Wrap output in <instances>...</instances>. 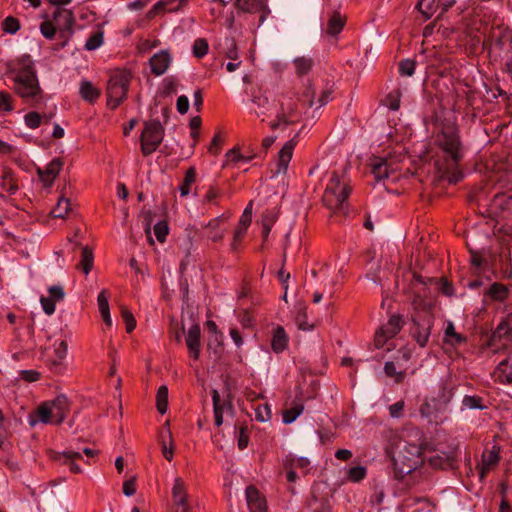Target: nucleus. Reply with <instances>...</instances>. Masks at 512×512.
I'll return each instance as SVG.
<instances>
[{"instance_id":"1","label":"nucleus","mask_w":512,"mask_h":512,"mask_svg":"<svg viewBox=\"0 0 512 512\" xmlns=\"http://www.w3.org/2000/svg\"><path fill=\"white\" fill-rule=\"evenodd\" d=\"M435 130V143L445 155V166L441 169V177L446 178L451 184H456L463 179L459 163L464 156V147L454 114L449 112L437 117Z\"/></svg>"},{"instance_id":"2","label":"nucleus","mask_w":512,"mask_h":512,"mask_svg":"<svg viewBox=\"0 0 512 512\" xmlns=\"http://www.w3.org/2000/svg\"><path fill=\"white\" fill-rule=\"evenodd\" d=\"M26 59L27 63L23 59V66L12 76L13 89L25 103L37 106L42 103L44 95L29 56Z\"/></svg>"},{"instance_id":"3","label":"nucleus","mask_w":512,"mask_h":512,"mask_svg":"<svg viewBox=\"0 0 512 512\" xmlns=\"http://www.w3.org/2000/svg\"><path fill=\"white\" fill-rule=\"evenodd\" d=\"M412 306L415 312L412 316L413 326L411 334L421 347H425L434 323V317L431 313L432 303L420 296H416L412 301Z\"/></svg>"},{"instance_id":"4","label":"nucleus","mask_w":512,"mask_h":512,"mask_svg":"<svg viewBox=\"0 0 512 512\" xmlns=\"http://www.w3.org/2000/svg\"><path fill=\"white\" fill-rule=\"evenodd\" d=\"M350 187L341 181L338 174L333 173L323 194V204L332 212H347V198L350 195Z\"/></svg>"},{"instance_id":"5","label":"nucleus","mask_w":512,"mask_h":512,"mask_svg":"<svg viewBox=\"0 0 512 512\" xmlns=\"http://www.w3.org/2000/svg\"><path fill=\"white\" fill-rule=\"evenodd\" d=\"M131 75L128 72L117 71L111 75L107 84V105L116 109L126 98Z\"/></svg>"},{"instance_id":"6","label":"nucleus","mask_w":512,"mask_h":512,"mask_svg":"<svg viewBox=\"0 0 512 512\" xmlns=\"http://www.w3.org/2000/svg\"><path fill=\"white\" fill-rule=\"evenodd\" d=\"M164 137V128L158 120L145 122L141 133V151L143 155L152 154L159 147Z\"/></svg>"},{"instance_id":"7","label":"nucleus","mask_w":512,"mask_h":512,"mask_svg":"<svg viewBox=\"0 0 512 512\" xmlns=\"http://www.w3.org/2000/svg\"><path fill=\"white\" fill-rule=\"evenodd\" d=\"M403 320L399 315H392L388 322L379 328L374 337L376 348H382L386 342L395 337L402 329Z\"/></svg>"},{"instance_id":"8","label":"nucleus","mask_w":512,"mask_h":512,"mask_svg":"<svg viewBox=\"0 0 512 512\" xmlns=\"http://www.w3.org/2000/svg\"><path fill=\"white\" fill-rule=\"evenodd\" d=\"M511 48L512 30L502 27L493 29L490 35V51L501 54L503 52H508Z\"/></svg>"},{"instance_id":"9","label":"nucleus","mask_w":512,"mask_h":512,"mask_svg":"<svg viewBox=\"0 0 512 512\" xmlns=\"http://www.w3.org/2000/svg\"><path fill=\"white\" fill-rule=\"evenodd\" d=\"M276 105L274 100H270L265 92L261 90L254 93L251 98V113L256 117L261 118L262 121L265 117L270 116L274 111Z\"/></svg>"},{"instance_id":"10","label":"nucleus","mask_w":512,"mask_h":512,"mask_svg":"<svg viewBox=\"0 0 512 512\" xmlns=\"http://www.w3.org/2000/svg\"><path fill=\"white\" fill-rule=\"evenodd\" d=\"M394 477L402 479L405 475L411 473L418 466L419 460L412 458L402 450L396 452L392 457Z\"/></svg>"},{"instance_id":"11","label":"nucleus","mask_w":512,"mask_h":512,"mask_svg":"<svg viewBox=\"0 0 512 512\" xmlns=\"http://www.w3.org/2000/svg\"><path fill=\"white\" fill-rule=\"evenodd\" d=\"M447 402H441L436 398L426 399L420 407L422 417L428 419L429 422H443L442 412L445 410Z\"/></svg>"},{"instance_id":"12","label":"nucleus","mask_w":512,"mask_h":512,"mask_svg":"<svg viewBox=\"0 0 512 512\" xmlns=\"http://www.w3.org/2000/svg\"><path fill=\"white\" fill-rule=\"evenodd\" d=\"M300 115L297 103L293 98L280 101L279 108L276 110V117L283 120L286 125L295 122Z\"/></svg>"},{"instance_id":"13","label":"nucleus","mask_w":512,"mask_h":512,"mask_svg":"<svg viewBox=\"0 0 512 512\" xmlns=\"http://www.w3.org/2000/svg\"><path fill=\"white\" fill-rule=\"evenodd\" d=\"M53 22L59 31L73 32L75 20L71 10L61 7L55 8L53 11Z\"/></svg>"},{"instance_id":"14","label":"nucleus","mask_w":512,"mask_h":512,"mask_svg":"<svg viewBox=\"0 0 512 512\" xmlns=\"http://www.w3.org/2000/svg\"><path fill=\"white\" fill-rule=\"evenodd\" d=\"M252 206H253V201H250L240 217L239 225L234 232L233 242L231 244L232 250H237L241 238L244 236L249 225L251 224Z\"/></svg>"},{"instance_id":"15","label":"nucleus","mask_w":512,"mask_h":512,"mask_svg":"<svg viewBox=\"0 0 512 512\" xmlns=\"http://www.w3.org/2000/svg\"><path fill=\"white\" fill-rule=\"evenodd\" d=\"M50 409L53 413L55 424H61L70 410V402L68 398L61 394L58 395L55 399L48 401Z\"/></svg>"},{"instance_id":"16","label":"nucleus","mask_w":512,"mask_h":512,"mask_svg":"<svg viewBox=\"0 0 512 512\" xmlns=\"http://www.w3.org/2000/svg\"><path fill=\"white\" fill-rule=\"evenodd\" d=\"M296 137L287 141L278 152L277 171L276 174L286 173L288 165L293 155L296 146Z\"/></svg>"},{"instance_id":"17","label":"nucleus","mask_w":512,"mask_h":512,"mask_svg":"<svg viewBox=\"0 0 512 512\" xmlns=\"http://www.w3.org/2000/svg\"><path fill=\"white\" fill-rule=\"evenodd\" d=\"M236 6L244 12H260V24L266 20L270 12L262 0H236Z\"/></svg>"},{"instance_id":"18","label":"nucleus","mask_w":512,"mask_h":512,"mask_svg":"<svg viewBox=\"0 0 512 512\" xmlns=\"http://www.w3.org/2000/svg\"><path fill=\"white\" fill-rule=\"evenodd\" d=\"M246 500L250 512H267L266 500L254 486L246 488Z\"/></svg>"},{"instance_id":"19","label":"nucleus","mask_w":512,"mask_h":512,"mask_svg":"<svg viewBox=\"0 0 512 512\" xmlns=\"http://www.w3.org/2000/svg\"><path fill=\"white\" fill-rule=\"evenodd\" d=\"M149 63L152 73L156 76H160L167 71L171 63V57L167 51L162 50L154 54L150 58Z\"/></svg>"},{"instance_id":"20","label":"nucleus","mask_w":512,"mask_h":512,"mask_svg":"<svg viewBox=\"0 0 512 512\" xmlns=\"http://www.w3.org/2000/svg\"><path fill=\"white\" fill-rule=\"evenodd\" d=\"M213 402V412L215 418V425L221 426L223 423V412L225 409L232 410V403L230 400H221L220 394L216 389L211 392Z\"/></svg>"},{"instance_id":"21","label":"nucleus","mask_w":512,"mask_h":512,"mask_svg":"<svg viewBox=\"0 0 512 512\" xmlns=\"http://www.w3.org/2000/svg\"><path fill=\"white\" fill-rule=\"evenodd\" d=\"M200 334L201 329L198 324H194L188 330L186 336V345L194 359H198L200 355Z\"/></svg>"},{"instance_id":"22","label":"nucleus","mask_w":512,"mask_h":512,"mask_svg":"<svg viewBox=\"0 0 512 512\" xmlns=\"http://www.w3.org/2000/svg\"><path fill=\"white\" fill-rule=\"evenodd\" d=\"M226 218L225 214H222L212 220H210L205 225L206 236L213 242H219L224 238L225 229L220 227L222 221Z\"/></svg>"},{"instance_id":"23","label":"nucleus","mask_w":512,"mask_h":512,"mask_svg":"<svg viewBox=\"0 0 512 512\" xmlns=\"http://www.w3.org/2000/svg\"><path fill=\"white\" fill-rule=\"evenodd\" d=\"M54 459L62 464L69 465L70 470L74 473L82 472L81 467L76 464L77 460L82 459V453L80 451L69 449L62 453H57Z\"/></svg>"},{"instance_id":"24","label":"nucleus","mask_w":512,"mask_h":512,"mask_svg":"<svg viewBox=\"0 0 512 512\" xmlns=\"http://www.w3.org/2000/svg\"><path fill=\"white\" fill-rule=\"evenodd\" d=\"M495 375L500 383H512V351L498 364Z\"/></svg>"},{"instance_id":"25","label":"nucleus","mask_w":512,"mask_h":512,"mask_svg":"<svg viewBox=\"0 0 512 512\" xmlns=\"http://www.w3.org/2000/svg\"><path fill=\"white\" fill-rule=\"evenodd\" d=\"M392 171L389 161L385 158H375L371 162V172L377 181L387 179Z\"/></svg>"},{"instance_id":"26","label":"nucleus","mask_w":512,"mask_h":512,"mask_svg":"<svg viewBox=\"0 0 512 512\" xmlns=\"http://www.w3.org/2000/svg\"><path fill=\"white\" fill-rule=\"evenodd\" d=\"M36 418L29 417L30 426L34 427L38 422L43 424L55 423L54 416L48 404V401L42 403L35 411Z\"/></svg>"},{"instance_id":"27","label":"nucleus","mask_w":512,"mask_h":512,"mask_svg":"<svg viewBox=\"0 0 512 512\" xmlns=\"http://www.w3.org/2000/svg\"><path fill=\"white\" fill-rule=\"evenodd\" d=\"M63 166L60 159H53L46 167L45 170L38 169V174L43 182H47V185H51L56 176L59 174Z\"/></svg>"},{"instance_id":"28","label":"nucleus","mask_w":512,"mask_h":512,"mask_svg":"<svg viewBox=\"0 0 512 512\" xmlns=\"http://www.w3.org/2000/svg\"><path fill=\"white\" fill-rule=\"evenodd\" d=\"M499 462V452L495 448L484 452L480 464V478L484 479L486 473Z\"/></svg>"},{"instance_id":"29","label":"nucleus","mask_w":512,"mask_h":512,"mask_svg":"<svg viewBox=\"0 0 512 512\" xmlns=\"http://www.w3.org/2000/svg\"><path fill=\"white\" fill-rule=\"evenodd\" d=\"M288 345V336L282 326H277L274 329L271 348L275 353L283 352Z\"/></svg>"},{"instance_id":"30","label":"nucleus","mask_w":512,"mask_h":512,"mask_svg":"<svg viewBox=\"0 0 512 512\" xmlns=\"http://www.w3.org/2000/svg\"><path fill=\"white\" fill-rule=\"evenodd\" d=\"M188 493L184 481L177 477L172 487V499L174 506L187 503Z\"/></svg>"},{"instance_id":"31","label":"nucleus","mask_w":512,"mask_h":512,"mask_svg":"<svg viewBox=\"0 0 512 512\" xmlns=\"http://www.w3.org/2000/svg\"><path fill=\"white\" fill-rule=\"evenodd\" d=\"M455 457H456V449L451 448V449H449V451L444 452L443 456H440V455L432 456L430 458L429 462H430L431 466H433L435 468L445 469L451 465V462L454 460Z\"/></svg>"},{"instance_id":"32","label":"nucleus","mask_w":512,"mask_h":512,"mask_svg":"<svg viewBox=\"0 0 512 512\" xmlns=\"http://www.w3.org/2000/svg\"><path fill=\"white\" fill-rule=\"evenodd\" d=\"M509 294V289L504 284L495 282L485 292V296L494 301H504Z\"/></svg>"},{"instance_id":"33","label":"nucleus","mask_w":512,"mask_h":512,"mask_svg":"<svg viewBox=\"0 0 512 512\" xmlns=\"http://www.w3.org/2000/svg\"><path fill=\"white\" fill-rule=\"evenodd\" d=\"M80 94L88 102H94L100 96V90L90 81L84 80L80 84Z\"/></svg>"},{"instance_id":"34","label":"nucleus","mask_w":512,"mask_h":512,"mask_svg":"<svg viewBox=\"0 0 512 512\" xmlns=\"http://www.w3.org/2000/svg\"><path fill=\"white\" fill-rule=\"evenodd\" d=\"M345 25V18H343L338 12H334L330 17L327 24V33L331 36L339 34Z\"/></svg>"},{"instance_id":"35","label":"nucleus","mask_w":512,"mask_h":512,"mask_svg":"<svg viewBox=\"0 0 512 512\" xmlns=\"http://www.w3.org/2000/svg\"><path fill=\"white\" fill-rule=\"evenodd\" d=\"M187 1L188 0H160L154 5L153 10L158 11L164 9L168 12H175L185 6Z\"/></svg>"},{"instance_id":"36","label":"nucleus","mask_w":512,"mask_h":512,"mask_svg":"<svg viewBox=\"0 0 512 512\" xmlns=\"http://www.w3.org/2000/svg\"><path fill=\"white\" fill-rule=\"evenodd\" d=\"M418 11L424 16L425 20L430 19L438 9L436 0H420L417 4Z\"/></svg>"},{"instance_id":"37","label":"nucleus","mask_w":512,"mask_h":512,"mask_svg":"<svg viewBox=\"0 0 512 512\" xmlns=\"http://www.w3.org/2000/svg\"><path fill=\"white\" fill-rule=\"evenodd\" d=\"M295 66V71L297 75L303 76L307 74L313 67L314 61L311 57L301 56L297 57L293 61Z\"/></svg>"},{"instance_id":"38","label":"nucleus","mask_w":512,"mask_h":512,"mask_svg":"<svg viewBox=\"0 0 512 512\" xmlns=\"http://www.w3.org/2000/svg\"><path fill=\"white\" fill-rule=\"evenodd\" d=\"M156 407L160 414H165L168 409V388L162 385L158 388L156 395Z\"/></svg>"},{"instance_id":"39","label":"nucleus","mask_w":512,"mask_h":512,"mask_svg":"<svg viewBox=\"0 0 512 512\" xmlns=\"http://www.w3.org/2000/svg\"><path fill=\"white\" fill-rule=\"evenodd\" d=\"M94 263V256L93 252L89 247H83L82 253H81V261L79 266L83 270V272L88 275L89 272L92 270Z\"/></svg>"},{"instance_id":"40","label":"nucleus","mask_w":512,"mask_h":512,"mask_svg":"<svg viewBox=\"0 0 512 512\" xmlns=\"http://www.w3.org/2000/svg\"><path fill=\"white\" fill-rule=\"evenodd\" d=\"M367 475V469L365 466L357 465L351 467L346 472V479L352 483H358L362 481Z\"/></svg>"},{"instance_id":"41","label":"nucleus","mask_w":512,"mask_h":512,"mask_svg":"<svg viewBox=\"0 0 512 512\" xmlns=\"http://www.w3.org/2000/svg\"><path fill=\"white\" fill-rule=\"evenodd\" d=\"M310 461L306 457H296L295 455L289 454L284 460L285 468H299L305 469L309 466Z\"/></svg>"},{"instance_id":"42","label":"nucleus","mask_w":512,"mask_h":512,"mask_svg":"<svg viewBox=\"0 0 512 512\" xmlns=\"http://www.w3.org/2000/svg\"><path fill=\"white\" fill-rule=\"evenodd\" d=\"M70 211V201L68 198L61 196L58 199L56 206L51 211V214L55 218H64Z\"/></svg>"},{"instance_id":"43","label":"nucleus","mask_w":512,"mask_h":512,"mask_svg":"<svg viewBox=\"0 0 512 512\" xmlns=\"http://www.w3.org/2000/svg\"><path fill=\"white\" fill-rule=\"evenodd\" d=\"M462 406L466 409H479L484 410L486 405L483 403V398L476 395H466L462 400Z\"/></svg>"},{"instance_id":"44","label":"nucleus","mask_w":512,"mask_h":512,"mask_svg":"<svg viewBox=\"0 0 512 512\" xmlns=\"http://www.w3.org/2000/svg\"><path fill=\"white\" fill-rule=\"evenodd\" d=\"M103 40V32L100 30L95 31L88 37L84 47L88 51L96 50L103 44Z\"/></svg>"},{"instance_id":"45","label":"nucleus","mask_w":512,"mask_h":512,"mask_svg":"<svg viewBox=\"0 0 512 512\" xmlns=\"http://www.w3.org/2000/svg\"><path fill=\"white\" fill-rule=\"evenodd\" d=\"M303 410L304 406L302 404H295L290 409H286L283 412V422L285 424H291L302 414Z\"/></svg>"},{"instance_id":"46","label":"nucleus","mask_w":512,"mask_h":512,"mask_svg":"<svg viewBox=\"0 0 512 512\" xmlns=\"http://www.w3.org/2000/svg\"><path fill=\"white\" fill-rule=\"evenodd\" d=\"M222 48L227 58L234 61L238 60V49L233 38H225Z\"/></svg>"},{"instance_id":"47","label":"nucleus","mask_w":512,"mask_h":512,"mask_svg":"<svg viewBox=\"0 0 512 512\" xmlns=\"http://www.w3.org/2000/svg\"><path fill=\"white\" fill-rule=\"evenodd\" d=\"M0 187L10 194L15 193L18 188L9 172L0 173Z\"/></svg>"},{"instance_id":"48","label":"nucleus","mask_w":512,"mask_h":512,"mask_svg":"<svg viewBox=\"0 0 512 512\" xmlns=\"http://www.w3.org/2000/svg\"><path fill=\"white\" fill-rule=\"evenodd\" d=\"M196 170L194 167H190L185 174L183 183L180 186V193L182 196H187L190 192V185L195 181Z\"/></svg>"},{"instance_id":"49","label":"nucleus","mask_w":512,"mask_h":512,"mask_svg":"<svg viewBox=\"0 0 512 512\" xmlns=\"http://www.w3.org/2000/svg\"><path fill=\"white\" fill-rule=\"evenodd\" d=\"M209 45L206 39L198 38L194 41L192 52L195 57L202 58L208 53Z\"/></svg>"},{"instance_id":"50","label":"nucleus","mask_w":512,"mask_h":512,"mask_svg":"<svg viewBox=\"0 0 512 512\" xmlns=\"http://www.w3.org/2000/svg\"><path fill=\"white\" fill-rule=\"evenodd\" d=\"M446 341L451 344L462 343L465 338L455 331V327L452 322H449L445 329Z\"/></svg>"},{"instance_id":"51","label":"nucleus","mask_w":512,"mask_h":512,"mask_svg":"<svg viewBox=\"0 0 512 512\" xmlns=\"http://www.w3.org/2000/svg\"><path fill=\"white\" fill-rule=\"evenodd\" d=\"M2 29L9 34H15L20 29V22L13 16L6 17L2 22Z\"/></svg>"},{"instance_id":"52","label":"nucleus","mask_w":512,"mask_h":512,"mask_svg":"<svg viewBox=\"0 0 512 512\" xmlns=\"http://www.w3.org/2000/svg\"><path fill=\"white\" fill-rule=\"evenodd\" d=\"M277 219L278 211L276 210V208L267 209L265 212H263L261 216L262 227L268 226L269 228H272Z\"/></svg>"},{"instance_id":"53","label":"nucleus","mask_w":512,"mask_h":512,"mask_svg":"<svg viewBox=\"0 0 512 512\" xmlns=\"http://www.w3.org/2000/svg\"><path fill=\"white\" fill-rule=\"evenodd\" d=\"M416 63L411 59H404L399 63V73L402 76L410 77L415 72Z\"/></svg>"},{"instance_id":"54","label":"nucleus","mask_w":512,"mask_h":512,"mask_svg":"<svg viewBox=\"0 0 512 512\" xmlns=\"http://www.w3.org/2000/svg\"><path fill=\"white\" fill-rule=\"evenodd\" d=\"M399 450H402L406 455L419 460L421 455V448L418 444L405 442L403 446H398Z\"/></svg>"},{"instance_id":"55","label":"nucleus","mask_w":512,"mask_h":512,"mask_svg":"<svg viewBox=\"0 0 512 512\" xmlns=\"http://www.w3.org/2000/svg\"><path fill=\"white\" fill-rule=\"evenodd\" d=\"M512 332V323H510V320L508 317L502 321L494 331V337L502 338L506 336H510Z\"/></svg>"},{"instance_id":"56","label":"nucleus","mask_w":512,"mask_h":512,"mask_svg":"<svg viewBox=\"0 0 512 512\" xmlns=\"http://www.w3.org/2000/svg\"><path fill=\"white\" fill-rule=\"evenodd\" d=\"M168 232L169 228L166 221H159L154 225V233L159 242H165Z\"/></svg>"},{"instance_id":"57","label":"nucleus","mask_w":512,"mask_h":512,"mask_svg":"<svg viewBox=\"0 0 512 512\" xmlns=\"http://www.w3.org/2000/svg\"><path fill=\"white\" fill-rule=\"evenodd\" d=\"M57 27L53 21L46 20L41 23L40 31L41 34L47 39H53L56 33Z\"/></svg>"},{"instance_id":"58","label":"nucleus","mask_w":512,"mask_h":512,"mask_svg":"<svg viewBox=\"0 0 512 512\" xmlns=\"http://www.w3.org/2000/svg\"><path fill=\"white\" fill-rule=\"evenodd\" d=\"M121 315L126 324V331L128 333H131L136 326V321L134 319L133 314L126 307H122Z\"/></svg>"},{"instance_id":"59","label":"nucleus","mask_w":512,"mask_h":512,"mask_svg":"<svg viewBox=\"0 0 512 512\" xmlns=\"http://www.w3.org/2000/svg\"><path fill=\"white\" fill-rule=\"evenodd\" d=\"M41 119L42 117L38 112H29L24 117L25 124L31 129L38 128L41 124Z\"/></svg>"},{"instance_id":"60","label":"nucleus","mask_w":512,"mask_h":512,"mask_svg":"<svg viewBox=\"0 0 512 512\" xmlns=\"http://www.w3.org/2000/svg\"><path fill=\"white\" fill-rule=\"evenodd\" d=\"M160 444H161V450L162 454L168 461H171L173 458V443H168L165 441L164 433H160Z\"/></svg>"},{"instance_id":"61","label":"nucleus","mask_w":512,"mask_h":512,"mask_svg":"<svg viewBox=\"0 0 512 512\" xmlns=\"http://www.w3.org/2000/svg\"><path fill=\"white\" fill-rule=\"evenodd\" d=\"M12 110V96L7 92L0 91V111L11 112Z\"/></svg>"},{"instance_id":"62","label":"nucleus","mask_w":512,"mask_h":512,"mask_svg":"<svg viewBox=\"0 0 512 512\" xmlns=\"http://www.w3.org/2000/svg\"><path fill=\"white\" fill-rule=\"evenodd\" d=\"M49 298L60 302L65 298V291L61 285H53L48 288Z\"/></svg>"},{"instance_id":"63","label":"nucleus","mask_w":512,"mask_h":512,"mask_svg":"<svg viewBox=\"0 0 512 512\" xmlns=\"http://www.w3.org/2000/svg\"><path fill=\"white\" fill-rule=\"evenodd\" d=\"M255 417L260 422H266L271 418V409L269 405L258 406L255 409Z\"/></svg>"},{"instance_id":"64","label":"nucleus","mask_w":512,"mask_h":512,"mask_svg":"<svg viewBox=\"0 0 512 512\" xmlns=\"http://www.w3.org/2000/svg\"><path fill=\"white\" fill-rule=\"evenodd\" d=\"M384 371L388 377H394L397 382L401 381L403 378V373L396 370V366L393 362H386Z\"/></svg>"}]
</instances>
